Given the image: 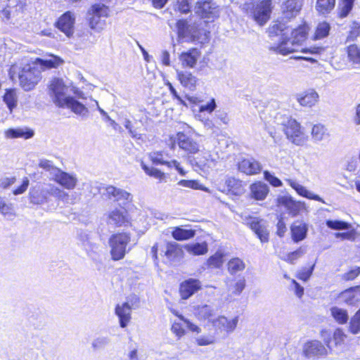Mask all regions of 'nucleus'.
<instances>
[{"mask_svg":"<svg viewBox=\"0 0 360 360\" xmlns=\"http://www.w3.org/2000/svg\"><path fill=\"white\" fill-rule=\"evenodd\" d=\"M8 75L13 81L18 78L20 86L26 91L33 89L41 79V68L35 63L22 66L14 64L11 66Z\"/></svg>","mask_w":360,"mask_h":360,"instance_id":"nucleus-1","label":"nucleus"},{"mask_svg":"<svg viewBox=\"0 0 360 360\" xmlns=\"http://www.w3.org/2000/svg\"><path fill=\"white\" fill-rule=\"evenodd\" d=\"M50 196L54 197L58 201H62L64 203L72 204L74 202L67 192L51 184L34 186L29 192L30 201L34 205L48 203Z\"/></svg>","mask_w":360,"mask_h":360,"instance_id":"nucleus-2","label":"nucleus"},{"mask_svg":"<svg viewBox=\"0 0 360 360\" xmlns=\"http://www.w3.org/2000/svg\"><path fill=\"white\" fill-rule=\"evenodd\" d=\"M246 15L258 25H264L270 19L273 10L272 0L247 1L242 7Z\"/></svg>","mask_w":360,"mask_h":360,"instance_id":"nucleus-3","label":"nucleus"},{"mask_svg":"<svg viewBox=\"0 0 360 360\" xmlns=\"http://www.w3.org/2000/svg\"><path fill=\"white\" fill-rule=\"evenodd\" d=\"M307 32L308 27L301 25L291 31V37L288 34L276 46L271 47V49L284 56L298 51L299 46L307 39Z\"/></svg>","mask_w":360,"mask_h":360,"instance_id":"nucleus-4","label":"nucleus"},{"mask_svg":"<svg viewBox=\"0 0 360 360\" xmlns=\"http://www.w3.org/2000/svg\"><path fill=\"white\" fill-rule=\"evenodd\" d=\"M160 251V255L165 257V262H177L184 257V251L181 245L176 242H169L160 247L155 243L151 249V254L153 261L156 265L158 264V252Z\"/></svg>","mask_w":360,"mask_h":360,"instance_id":"nucleus-5","label":"nucleus"},{"mask_svg":"<svg viewBox=\"0 0 360 360\" xmlns=\"http://www.w3.org/2000/svg\"><path fill=\"white\" fill-rule=\"evenodd\" d=\"M130 240V234L127 233H115L110 237L108 244L112 260L118 261L124 257L126 253L130 250V248H128Z\"/></svg>","mask_w":360,"mask_h":360,"instance_id":"nucleus-6","label":"nucleus"},{"mask_svg":"<svg viewBox=\"0 0 360 360\" xmlns=\"http://www.w3.org/2000/svg\"><path fill=\"white\" fill-rule=\"evenodd\" d=\"M283 131L287 138L297 146H302L307 141L304 134L301 130L300 124L294 119L287 118V122L282 123Z\"/></svg>","mask_w":360,"mask_h":360,"instance_id":"nucleus-7","label":"nucleus"},{"mask_svg":"<svg viewBox=\"0 0 360 360\" xmlns=\"http://www.w3.org/2000/svg\"><path fill=\"white\" fill-rule=\"evenodd\" d=\"M49 90L54 103L60 108L63 107L68 97L66 96L68 86L64 84L63 81L59 78L53 79L50 84Z\"/></svg>","mask_w":360,"mask_h":360,"instance_id":"nucleus-8","label":"nucleus"},{"mask_svg":"<svg viewBox=\"0 0 360 360\" xmlns=\"http://www.w3.org/2000/svg\"><path fill=\"white\" fill-rule=\"evenodd\" d=\"M195 13L203 18H214L219 15V7L212 0H200L196 3Z\"/></svg>","mask_w":360,"mask_h":360,"instance_id":"nucleus-9","label":"nucleus"},{"mask_svg":"<svg viewBox=\"0 0 360 360\" xmlns=\"http://www.w3.org/2000/svg\"><path fill=\"white\" fill-rule=\"evenodd\" d=\"M238 319V316H235L231 319H229L225 316H219L212 321V324L215 330L221 333L226 332L229 334L232 333L236 328Z\"/></svg>","mask_w":360,"mask_h":360,"instance_id":"nucleus-10","label":"nucleus"},{"mask_svg":"<svg viewBox=\"0 0 360 360\" xmlns=\"http://www.w3.org/2000/svg\"><path fill=\"white\" fill-rule=\"evenodd\" d=\"M75 17L71 11L64 13L56 22V27L65 33L67 37L72 35Z\"/></svg>","mask_w":360,"mask_h":360,"instance_id":"nucleus-11","label":"nucleus"},{"mask_svg":"<svg viewBox=\"0 0 360 360\" xmlns=\"http://www.w3.org/2000/svg\"><path fill=\"white\" fill-rule=\"evenodd\" d=\"M64 188L72 190L77 184V177L75 174H70L61 170L60 169L52 179Z\"/></svg>","mask_w":360,"mask_h":360,"instance_id":"nucleus-12","label":"nucleus"},{"mask_svg":"<svg viewBox=\"0 0 360 360\" xmlns=\"http://www.w3.org/2000/svg\"><path fill=\"white\" fill-rule=\"evenodd\" d=\"M339 299L349 306H355L360 302V285L350 287L338 295Z\"/></svg>","mask_w":360,"mask_h":360,"instance_id":"nucleus-13","label":"nucleus"},{"mask_svg":"<svg viewBox=\"0 0 360 360\" xmlns=\"http://www.w3.org/2000/svg\"><path fill=\"white\" fill-rule=\"evenodd\" d=\"M238 170L248 175L259 173L262 169L261 164L252 158L243 159L238 163Z\"/></svg>","mask_w":360,"mask_h":360,"instance_id":"nucleus-14","label":"nucleus"},{"mask_svg":"<svg viewBox=\"0 0 360 360\" xmlns=\"http://www.w3.org/2000/svg\"><path fill=\"white\" fill-rule=\"evenodd\" d=\"M276 202L278 206H284L292 216H296L304 207V203L295 201L291 197L287 195L279 196Z\"/></svg>","mask_w":360,"mask_h":360,"instance_id":"nucleus-15","label":"nucleus"},{"mask_svg":"<svg viewBox=\"0 0 360 360\" xmlns=\"http://www.w3.org/2000/svg\"><path fill=\"white\" fill-rule=\"evenodd\" d=\"M304 354L308 358L324 356L327 354V349L320 341L311 340L304 344Z\"/></svg>","mask_w":360,"mask_h":360,"instance_id":"nucleus-16","label":"nucleus"},{"mask_svg":"<svg viewBox=\"0 0 360 360\" xmlns=\"http://www.w3.org/2000/svg\"><path fill=\"white\" fill-rule=\"evenodd\" d=\"M201 283L199 280L190 278L180 285L179 292L182 299L187 300L200 290Z\"/></svg>","mask_w":360,"mask_h":360,"instance_id":"nucleus-17","label":"nucleus"},{"mask_svg":"<svg viewBox=\"0 0 360 360\" xmlns=\"http://www.w3.org/2000/svg\"><path fill=\"white\" fill-rule=\"evenodd\" d=\"M248 224L262 243H266L269 240V232L263 220L251 218Z\"/></svg>","mask_w":360,"mask_h":360,"instance_id":"nucleus-18","label":"nucleus"},{"mask_svg":"<svg viewBox=\"0 0 360 360\" xmlns=\"http://www.w3.org/2000/svg\"><path fill=\"white\" fill-rule=\"evenodd\" d=\"M107 222L116 226H125L129 222L127 212L117 208L112 210L108 215Z\"/></svg>","mask_w":360,"mask_h":360,"instance_id":"nucleus-19","label":"nucleus"},{"mask_svg":"<svg viewBox=\"0 0 360 360\" xmlns=\"http://www.w3.org/2000/svg\"><path fill=\"white\" fill-rule=\"evenodd\" d=\"M131 307L128 302L122 304H117L115 307V314L119 318V323L121 328L127 326L131 320Z\"/></svg>","mask_w":360,"mask_h":360,"instance_id":"nucleus-20","label":"nucleus"},{"mask_svg":"<svg viewBox=\"0 0 360 360\" xmlns=\"http://www.w3.org/2000/svg\"><path fill=\"white\" fill-rule=\"evenodd\" d=\"M179 146L188 153L195 154L199 151V144L184 134H178Z\"/></svg>","mask_w":360,"mask_h":360,"instance_id":"nucleus-21","label":"nucleus"},{"mask_svg":"<svg viewBox=\"0 0 360 360\" xmlns=\"http://www.w3.org/2000/svg\"><path fill=\"white\" fill-rule=\"evenodd\" d=\"M290 231L293 241L298 243L306 238L308 226L303 221H296L291 225Z\"/></svg>","mask_w":360,"mask_h":360,"instance_id":"nucleus-22","label":"nucleus"},{"mask_svg":"<svg viewBox=\"0 0 360 360\" xmlns=\"http://www.w3.org/2000/svg\"><path fill=\"white\" fill-rule=\"evenodd\" d=\"M286 181L288 182V185L290 186L293 189H295L300 195L310 200H314L321 202L323 203H326L323 199L321 198L319 195L310 192L304 186L300 185L296 181L292 179H287Z\"/></svg>","mask_w":360,"mask_h":360,"instance_id":"nucleus-23","label":"nucleus"},{"mask_svg":"<svg viewBox=\"0 0 360 360\" xmlns=\"http://www.w3.org/2000/svg\"><path fill=\"white\" fill-rule=\"evenodd\" d=\"M63 108H69L74 113L82 117H86L89 115L88 108L84 105H83L78 101L75 100L72 96H69L67 98L66 102L64 103Z\"/></svg>","mask_w":360,"mask_h":360,"instance_id":"nucleus-24","label":"nucleus"},{"mask_svg":"<svg viewBox=\"0 0 360 360\" xmlns=\"http://www.w3.org/2000/svg\"><path fill=\"white\" fill-rule=\"evenodd\" d=\"M195 24H188L185 20H179L176 22V27L177 29L178 37L180 39L185 41H190L191 34L193 33V29Z\"/></svg>","mask_w":360,"mask_h":360,"instance_id":"nucleus-25","label":"nucleus"},{"mask_svg":"<svg viewBox=\"0 0 360 360\" xmlns=\"http://www.w3.org/2000/svg\"><path fill=\"white\" fill-rule=\"evenodd\" d=\"M319 96L318 93L313 90H309L303 94L297 95V102L304 107H312L315 105L319 101Z\"/></svg>","mask_w":360,"mask_h":360,"instance_id":"nucleus-26","label":"nucleus"},{"mask_svg":"<svg viewBox=\"0 0 360 360\" xmlns=\"http://www.w3.org/2000/svg\"><path fill=\"white\" fill-rule=\"evenodd\" d=\"M302 5L298 0H287L282 5L284 17L290 19L296 16L301 10Z\"/></svg>","mask_w":360,"mask_h":360,"instance_id":"nucleus-27","label":"nucleus"},{"mask_svg":"<svg viewBox=\"0 0 360 360\" xmlns=\"http://www.w3.org/2000/svg\"><path fill=\"white\" fill-rule=\"evenodd\" d=\"M200 56V52L198 49H191L186 52H183L179 56V60L184 66L193 68Z\"/></svg>","mask_w":360,"mask_h":360,"instance_id":"nucleus-28","label":"nucleus"},{"mask_svg":"<svg viewBox=\"0 0 360 360\" xmlns=\"http://www.w3.org/2000/svg\"><path fill=\"white\" fill-rule=\"evenodd\" d=\"M176 73L177 78L183 86L190 90L195 89L198 79L191 72L177 70Z\"/></svg>","mask_w":360,"mask_h":360,"instance_id":"nucleus-29","label":"nucleus"},{"mask_svg":"<svg viewBox=\"0 0 360 360\" xmlns=\"http://www.w3.org/2000/svg\"><path fill=\"white\" fill-rule=\"evenodd\" d=\"M269 192V188L265 183L257 181L250 186L251 196L257 200H263Z\"/></svg>","mask_w":360,"mask_h":360,"instance_id":"nucleus-30","label":"nucleus"},{"mask_svg":"<svg viewBox=\"0 0 360 360\" xmlns=\"http://www.w3.org/2000/svg\"><path fill=\"white\" fill-rule=\"evenodd\" d=\"M15 0H1L0 2V18L3 20H8L17 11L15 6Z\"/></svg>","mask_w":360,"mask_h":360,"instance_id":"nucleus-31","label":"nucleus"},{"mask_svg":"<svg viewBox=\"0 0 360 360\" xmlns=\"http://www.w3.org/2000/svg\"><path fill=\"white\" fill-rule=\"evenodd\" d=\"M227 290L233 295H239L244 290L246 283L244 277L237 280H229L226 281Z\"/></svg>","mask_w":360,"mask_h":360,"instance_id":"nucleus-32","label":"nucleus"},{"mask_svg":"<svg viewBox=\"0 0 360 360\" xmlns=\"http://www.w3.org/2000/svg\"><path fill=\"white\" fill-rule=\"evenodd\" d=\"M214 308L210 305L203 304L195 307V315L200 321L210 319L214 316Z\"/></svg>","mask_w":360,"mask_h":360,"instance_id":"nucleus-33","label":"nucleus"},{"mask_svg":"<svg viewBox=\"0 0 360 360\" xmlns=\"http://www.w3.org/2000/svg\"><path fill=\"white\" fill-rule=\"evenodd\" d=\"M63 63V60L60 58L55 56H51V57L47 59L38 58L35 61V64H37V65L41 68V70H42V69L56 68Z\"/></svg>","mask_w":360,"mask_h":360,"instance_id":"nucleus-34","label":"nucleus"},{"mask_svg":"<svg viewBox=\"0 0 360 360\" xmlns=\"http://www.w3.org/2000/svg\"><path fill=\"white\" fill-rule=\"evenodd\" d=\"M184 248L189 254L193 255H203L208 251L207 245L205 242L187 244L184 246Z\"/></svg>","mask_w":360,"mask_h":360,"instance_id":"nucleus-35","label":"nucleus"},{"mask_svg":"<svg viewBox=\"0 0 360 360\" xmlns=\"http://www.w3.org/2000/svg\"><path fill=\"white\" fill-rule=\"evenodd\" d=\"M0 214L9 219L16 216L13 204L6 202L1 196H0Z\"/></svg>","mask_w":360,"mask_h":360,"instance_id":"nucleus-36","label":"nucleus"},{"mask_svg":"<svg viewBox=\"0 0 360 360\" xmlns=\"http://www.w3.org/2000/svg\"><path fill=\"white\" fill-rule=\"evenodd\" d=\"M268 32L269 35L271 37L274 36H281L280 41H281L284 37H287L289 30L287 27H285L284 24L281 22H276L269 27Z\"/></svg>","mask_w":360,"mask_h":360,"instance_id":"nucleus-37","label":"nucleus"},{"mask_svg":"<svg viewBox=\"0 0 360 360\" xmlns=\"http://www.w3.org/2000/svg\"><path fill=\"white\" fill-rule=\"evenodd\" d=\"M191 162L193 165L197 167L201 170H205L210 167V164L213 162L211 155L209 153H205L202 158H194L191 159Z\"/></svg>","mask_w":360,"mask_h":360,"instance_id":"nucleus-38","label":"nucleus"},{"mask_svg":"<svg viewBox=\"0 0 360 360\" xmlns=\"http://www.w3.org/2000/svg\"><path fill=\"white\" fill-rule=\"evenodd\" d=\"M330 313L333 319L339 324H345L349 319L348 312L346 309L338 307H333L330 308Z\"/></svg>","mask_w":360,"mask_h":360,"instance_id":"nucleus-39","label":"nucleus"},{"mask_svg":"<svg viewBox=\"0 0 360 360\" xmlns=\"http://www.w3.org/2000/svg\"><path fill=\"white\" fill-rule=\"evenodd\" d=\"M226 191L234 195L240 193L243 191L242 182L234 177H229L225 181Z\"/></svg>","mask_w":360,"mask_h":360,"instance_id":"nucleus-40","label":"nucleus"},{"mask_svg":"<svg viewBox=\"0 0 360 360\" xmlns=\"http://www.w3.org/2000/svg\"><path fill=\"white\" fill-rule=\"evenodd\" d=\"M195 234V231L191 229H184L180 227H176L172 231V237L177 240H184L194 237Z\"/></svg>","mask_w":360,"mask_h":360,"instance_id":"nucleus-41","label":"nucleus"},{"mask_svg":"<svg viewBox=\"0 0 360 360\" xmlns=\"http://www.w3.org/2000/svg\"><path fill=\"white\" fill-rule=\"evenodd\" d=\"M193 34H191L190 41L195 43L204 44L208 41V35L210 32H207L205 30L198 28L195 25L193 29Z\"/></svg>","mask_w":360,"mask_h":360,"instance_id":"nucleus-42","label":"nucleus"},{"mask_svg":"<svg viewBox=\"0 0 360 360\" xmlns=\"http://www.w3.org/2000/svg\"><path fill=\"white\" fill-rule=\"evenodd\" d=\"M17 95L16 91L14 89H6L3 96V101L7 105L11 112L17 105Z\"/></svg>","mask_w":360,"mask_h":360,"instance_id":"nucleus-43","label":"nucleus"},{"mask_svg":"<svg viewBox=\"0 0 360 360\" xmlns=\"http://www.w3.org/2000/svg\"><path fill=\"white\" fill-rule=\"evenodd\" d=\"M355 0H341L338 4V13L340 18L347 17L353 8Z\"/></svg>","mask_w":360,"mask_h":360,"instance_id":"nucleus-44","label":"nucleus"},{"mask_svg":"<svg viewBox=\"0 0 360 360\" xmlns=\"http://www.w3.org/2000/svg\"><path fill=\"white\" fill-rule=\"evenodd\" d=\"M6 138L15 139L19 137H24L30 139L33 136L34 132L32 130L25 131L22 129H9L5 132Z\"/></svg>","mask_w":360,"mask_h":360,"instance_id":"nucleus-45","label":"nucleus"},{"mask_svg":"<svg viewBox=\"0 0 360 360\" xmlns=\"http://www.w3.org/2000/svg\"><path fill=\"white\" fill-rule=\"evenodd\" d=\"M111 342L109 336L99 335L96 337L91 342V347L94 351H100L104 349L110 345Z\"/></svg>","mask_w":360,"mask_h":360,"instance_id":"nucleus-46","label":"nucleus"},{"mask_svg":"<svg viewBox=\"0 0 360 360\" xmlns=\"http://www.w3.org/2000/svg\"><path fill=\"white\" fill-rule=\"evenodd\" d=\"M227 266L228 271L232 275L236 274L239 271H243L245 268L244 262L238 257H235L230 259L227 264Z\"/></svg>","mask_w":360,"mask_h":360,"instance_id":"nucleus-47","label":"nucleus"},{"mask_svg":"<svg viewBox=\"0 0 360 360\" xmlns=\"http://www.w3.org/2000/svg\"><path fill=\"white\" fill-rule=\"evenodd\" d=\"M335 0H317L316 8L321 14H328L334 8Z\"/></svg>","mask_w":360,"mask_h":360,"instance_id":"nucleus-48","label":"nucleus"},{"mask_svg":"<svg viewBox=\"0 0 360 360\" xmlns=\"http://www.w3.org/2000/svg\"><path fill=\"white\" fill-rule=\"evenodd\" d=\"M39 167L44 169L46 172H49V179L51 180L53 179L54 176L60 169L59 168L56 167L51 161L46 159L40 160Z\"/></svg>","mask_w":360,"mask_h":360,"instance_id":"nucleus-49","label":"nucleus"},{"mask_svg":"<svg viewBox=\"0 0 360 360\" xmlns=\"http://www.w3.org/2000/svg\"><path fill=\"white\" fill-rule=\"evenodd\" d=\"M349 331L354 335L360 333V309L351 318L349 323Z\"/></svg>","mask_w":360,"mask_h":360,"instance_id":"nucleus-50","label":"nucleus"},{"mask_svg":"<svg viewBox=\"0 0 360 360\" xmlns=\"http://www.w3.org/2000/svg\"><path fill=\"white\" fill-rule=\"evenodd\" d=\"M115 201L117 202L120 205H126L132 201V195L129 192L119 188Z\"/></svg>","mask_w":360,"mask_h":360,"instance_id":"nucleus-51","label":"nucleus"},{"mask_svg":"<svg viewBox=\"0 0 360 360\" xmlns=\"http://www.w3.org/2000/svg\"><path fill=\"white\" fill-rule=\"evenodd\" d=\"M330 26L326 22H320L316 30L315 39H321L327 37L329 34Z\"/></svg>","mask_w":360,"mask_h":360,"instance_id":"nucleus-52","label":"nucleus"},{"mask_svg":"<svg viewBox=\"0 0 360 360\" xmlns=\"http://www.w3.org/2000/svg\"><path fill=\"white\" fill-rule=\"evenodd\" d=\"M326 135V129L322 124H315L311 130L312 139L315 141H320Z\"/></svg>","mask_w":360,"mask_h":360,"instance_id":"nucleus-53","label":"nucleus"},{"mask_svg":"<svg viewBox=\"0 0 360 360\" xmlns=\"http://www.w3.org/2000/svg\"><path fill=\"white\" fill-rule=\"evenodd\" d=\"M143 171L149 176L162 180L165 178V173L162 172L160 169L155 167H150L147 166L143 162L141 164Z\"/></svg>","mask_w":360,"mask_h":360,"instance_id":"nucleus-54","label":"nucleus"},{"mask_svg":"<svg viewBox=\"0 0 360 360\" xmlns=\"http://www.w3.org/2000/svg\"><path fill=\"white\" fill-rule=\"evenodd\" d=\"M326 226L333 230H347L349 228L348 223L340 220L328 219L326 221Z\"/></svg>","mask_w":360,"mask_h":360,"instance_id":"nucleus-55","label":"nucleus"},{"mask_svg":"<svg viewBox=\"0 0 360 360\" xmlns=\"http://www.w3.org/2000/svg\"><path fill=\"white\" fill-rule=\"evenodd\" d=\"M347 53L349 59L356 64L360 63V49L356 45H350L347 48Z\"/></svg>","mask_w":360,"mask_h":360,"instance_id":"nucleus-56","label":"nucleus"},{"mask_svg":"<svg viewBox=\"0 0 360 360\" xmlns=\"http://www.w3.org/2000/svg\"><path fill=\"white\" fill-rule=\"evenodd\" d=\"M91 11L93 15L98 17H107L109 13V8L101 4H95L91 6Z\"/></svg>","mask_w":360,"mask_h":360,"instance_id":"nucleus-57","label":"nucleus"},{"mask_svg":"<svg viewBox=\"0 0 360 360\" xmlns=\"http://www.w3.org/2000/svg\"><path fill=\"white\" fill-rule=\"evenodd\" d=\"M150 160L154 165H164L169 167L170 161L165 160L162 153L155 152L150 155Z\"/></svg>","mask_w":360,"mask_h":360,"instance_id":"nucleus-58","label":"nucleus"},{"mask_svg":"<svg viewBox=\"0 0 360 360\" xmlns=\"http://www.w3.org/2000/svg\"><path fill=\"white\" fill-rule=\"evenodd\" d=\"M195 342L199 346H207L215 342V338L212 335H201L195 338Z\"/></svg>","mask_w":360,"mask_h":360,"instance_id":"nucleus-59","label":"nucleus"},{"mask_svg":"<svg viewBox=\"0 0 360 360\" xmlns=\"http://www.w3.org/2000/svg\"><path fill=\"white\" fill-rule=\"evenodd\" d=\"M306 252V249L304 248H300L294 252H290L287 255L285 260L291 264H293L295 260L301 257Z\"/></svg>","mask_w":360,"mask_h":360,"instance_id":"nucleus-60","label":"nucleus"},{"mask_svg":"<svg viewBox=\"0 0 360 360\" xmlns=\"http://www.w3.org/2000/svg\"><path fill=\"white\" fill-rule=\"evenodd\" d=\"M119 188L113 186H106L104 188L103 193V197L108 200H112L115 201L117 193H118Z\"/></svg>","mask_w":360,"mask_h":360,"instance_id":"nucleus-61","label":"nucleus"},{"mask_svg":"<svg viewBox=\"0 0 360 360\" xmlns=\"http://www.w3.org/2000/svg\"><path fill=\"white\" fill-rule=\"evenodd\" d=\"M359 36H360V25L357 22H354L347 37V41H353Z\"/></svg>","mask_w":360,"mask_h":360,"instance_id":"nucleus-62","label":"nucleus"},{"mask_svg":"<svg viewBox=\"0 0 360 360\" xmlns=\"http://www.w3.org/2000/svg\"><path fill=\"white\" fill-rule=\"evenodd\" d=\"M264 177L266 181L274 187H279L282 186L281 181L269 171L264 172Z\"/></svg>","mask_w":360,"mask_h":360,"instance_id":"nucleus-63","label":"nucleus"},{"mask_svg":"<svg viewBox=\"0 0 360 360\" xmlns=\"http://www.w3.org/2000/svg\"><path fill=\"white\" fill-rule=\"evenodd\" d=\"M360 274V267L355 266L342 275L345 281H353Z\"/></svg>","mask_w":360,"mask_h":360,"instance_id":"nucleus-64","label":"nucleus"}]
</instances>
